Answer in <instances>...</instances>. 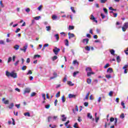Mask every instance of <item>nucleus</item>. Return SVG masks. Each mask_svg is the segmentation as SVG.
Wrapping results in <instances>:
<instances>
[{
  "instance_id": "obj_1",
  "label": "nucleus",
  "mask_w": 128,
  "mask_h": 128,
  "mask_svg": "<svg viewBox=\"0 0 128 128\" xmlns=\"http://www.w3.org/2000/svg\"><path fill=\"white\" fill-rule=\"evenodd\" d=\"M6 76H11L12 78H18V74L14 72H10L8 71H6Z\"/></svg>"
},
{
  "instance_id": "obj_2",
  "label": "nucleus",
  "mask_w": 128,
  "mask_h": 128,
  "mask_svg": "<svg viewBox=\"0 0 128 128\" xmlns=\"http://www.w3.org/2000/svg\"><path fill=\"white\" fill-rule=\"evenodd\" d=\"M60 51V48H54V49H53V52H54V54L56 56H58V52Z\"/></svg>"
},
{
  "instance_id": "obj_3",
  "label": "nucleus",
  "mask_w": 128,
  "mask_h": 128,
  "mask_svg": "<svg viewBox=\"0 0 128 128\" xmlns=\"http://www.w3.org/2000/svg\"><path fill=\"white\" fill-rule=\"evenodd\" d=\"M30 88H25L23 94H30Z\"/></svg>"
},
{
  "instance_id": "obj_4",
  "label": "nucleus",
  "mask_w": 128,
  "mask_h": 128,
  "mask_svg": "<svg viewBox=\"0 0 128 128\" xmlns=\"http://www.w3.org/2000/svg\"><path fill=\"white\" fill-rule=\"evenodd\" d=\"M87 116L88 118L92 120V122H94V118H92V116L90 115V113H88Z\"/></svg>"
},
{
  "instance_id": "obj_5",
  "label": "nucleus",
  "mask_w": 128,
  "mask_h": 128,
  "mask_svg": "<svg viewBox=\"0 0 128 128\" xmlns=\"http://www.w3.org/2000/svg\"><path fill=\"white\" fill-rule=\"evenodd\" d=\"M28 44H26L24 46V48H20V50H22L24 52H26V48H28Z\"/></svg>"
},
{
  "instance_id": "obj_6",
  "label": "nucleus",
  "mask_w": 128,
  "mask_h": 128,
  "mask_svg": "<svg viewBox=\"0 0 128 128\" xmlns=\"http://www.w3.org/2000/svg\"><path fill=\"white\" fill-rule=\"evenodd\" d=\"M54 76L50 77V80H54V78H58V73L56 72H54L53 73Z\"/></svg>"
},
{
  "instance_id": "obj_7",
  "label": "nucleus",
  "mask_w": 128,
  "mask_h": 128,
  "mask_svg": "<svg viewBox=\"0 0 128 128\" xmlns=\"http://www.w3.org/2000/svg\"><path fill=\"white\" fill-rule=\"evenodd\" d=\"M88 42H90V40H88V38H85L82 40L83 44H88Z\"/></svg>"
},
{
  "instance_id": "obj_8",
  "label": "nucleus",
  "mask_w": 128,
  "mask_h": 128,
  "mask_svg": "<svg viewBox=\"0 0 128 128\" xmlns=\"http://www.w3.org/2000/svg\"><path fill=\"white\" fill-rule=\"evenodd\" d=\"M68 96L69 98H76V95H74V94H69L68 95Z\"/></svg>"
},
{
  "instance_id": "obj_9",
  "label": "nucleus",
  "mask_w": 128,
  "mask_h": 128,
  "mask_svg": "<svg viewBox=\"0 0 128 128\" xmlns=\"http://www.w3.org/2000/svg\"><path fill=\"white\" fill-rule=\"evenodd\" d=\"M2 102H4V104H8L10 101L8 100H6V98H2Z\"/></svg>"
},
{
  "instance_id": "obj_10",
  "label": "nucleus",
  "mask_w": 128,
  "mask_h": 128,
  "mask_svg": "<svg viewBox=\"0 0 128 128\" xmlns=\"http://www.w3.org/2000/svg\"><path fill=\"white\" fill-rule=\"evenodd\" d=\"M68 38H74V34H71L70 32L68 33Z\"/></svg>"
},
{
  "instance_id": "obj_11",
  "label": "nucleus",
  "mask_w": 128,
  "mask_h": 128,
  "mask_svg": "<svg viewBox=\"0 0 128 128\" xmlns=\"http://www.w3.org/2000/svg\"><path fill=\"white\" fill-rule=\"evenodd\" d=\"M114 70H112V68H109L107 70V72H110V74H112V72H113Z\"/></svg>"
},
{
  "instance_id": "obj_12",
  "label": "nucleus",
  "mask_w": 128,
  "mask_h": 128,
  "mask_svg": "<svg viewBox=\"0 0 128 128\" xmlns=\"http://www.w3.org/2000/svg\"><path fill=\"white\" fill-rule=\"evenodd\" d=\"M92 74H94V72H92V71L87 72V76H90Z\"/></svg>"
},
{
  "instance_id": "obj_13",
  "label": "nucleus",
  "mask_w": 128,
  "mask_h": 128,
  "mask_svg": "<svg viewBox=\"0 0 128 128\" xmlns=\"http://www.w3.org/2000/svg\"><path fill=\"white\" fill-rule=\"evenodd\" d=\"M86 70L87 72H92V68L90 67L86 68Z\"/></svg>"
},
{
  "instance_id": "obj_14",
  "label": "nucleus",
  "mask_w": 128,
  "mask_h": 128,
  "mask_svg": "<svg viewBox=\"0 0 128 128\" xmlns=\"http://www.w3.org/2000/svg\"><path fill=\"white\" fill-rule=\"evenodd\" d=\"M67 84H68V86H74V84H72V81H68L67 82Z\"/></svg>"
},
{
  "instance_id": "obj_15",
  "label": "nucleus",
  "mask_w": 128,
  "mask_h": 128,
  "mask_svg": "<svg viewBox=\"0 0 128 128\" xmlns=\"http://www.w3.org/2000/svg\"><path fill=\"white\" fill-rule=\"evenodd\" d=\"M14 106V103H11L8 106V108H10V110H12Z\"/></svg>"
},
{
  "instance_id": "obj_16",
  "label": "nucleus",
  "mask_w": 128,
  "mask_h": 128,
  "mask_svg": "<svg viewBox=\"0 0 128 128\" xmlns=\"http://www.w3.org/2000/svg\"><path fill=\"white\" fill-rule=\"evenodd\" d=\"M52 30V27L50 26H46V30L47 32H50Z\"/></svg>"
},
{
  "instance_id": "obj_17",
  "label": "nucleus",
  "mask_w": 128,
  "mask_h": 128,
  "mask_svg": "<svg viewBox=\"0 0 128 128\" xmlns=\"http://www.w3.org/2000/svg\"><path fill=\"white\" fill-rule=\"evenodd\" d=\"M74 30V26H69L68 30Z\"/></svg>"
},
{
  "instance_id": "obj_18",
  "label": "nucleus",
  "mask_w": 128,
  "mask_h": 128,
  "mask_svg": "<svg viewBox=\"0 0 128 128\" xmlns=\"http://www.w3.org/2000/svg\"><path fill=\"white\" fill-rule=\"evenodd\" d=\"M65 46H70V44H68V39L65 40Z\"/></svg>"
},
{
  "instance_id": "obj_19",
  "label": "nucleus",
  "mask_w": 128,
  "mask_h": 128,
  "mask_svg": "<svg viewBox=\"0 0 128 128\" xmlns=\"http://www.w3.org/2000/svg\"><path fill=\"white\" fill-rule=\"evenodd\" d=\"M86 82L88 84H92V79L88 78Z\"/></svg>"
},
{
  "instance_id": "obj_20",
  "label": "nucleus",
  "mask_w": 128,
  "mask_h": 128,
  "mask_svg": "<svg viewBox=\"0 0 128 128\" xmlns=\"http://www.w3.org/2000/svg\"><path fill=\"white\" fill-rule=\"evenodd\" d=\"M14 48L16 50H18L20 48V46L18 45H15L14 46Z\"/></svg>"
},
{
  "instance_id": "obj_21",
  "label": "nucleus",
  "mask_w": 128,
  "mask_h": 128,
  "mask_svg": "<svg viewBox=\"0 0 128 128\" xmlns=\"http://www.w3.org/2000/svg\"><path fill=\"white\" fill-rule=\"evenodd\" d=\"M73 64H77V66H78V62L77 60H74L72 62Z\"/></svg>"
},
{
  "instance_id": "obj_22",
  "label": "nucleus",
  "mask_w": 128,
  "mask_h": 128,
  "mask_svg": "<svg viewBox=\"0 0 128 128\" xmlns=\"http://www.w3.org/2000/svg\"><path fill=\"white\" fill-rule=\"evenodd\" d=\"M90 92H88L87 94L86 95L84 100H88V96H90Z\"/></svg>"
},
{
  "instance_id": "obj_23",
  "label": "nucleus",
  "mask_w": 128,
  "mask_h": 128,
  "mask_svg": "<svg viewBox=\"0 0 128 128\" xmlns=\"http://www.w3.org/2000/svg\"><path fill=\"white\" fill-rule=\"evenodd\" d=\"M56 18H58V16H56V15H52V20H56Z\"/></svg>"
},
{
  "instance_id": "obj_24",
  "label": "nucleus",
  "mask_w": 128,
  "mask_h": 128,
  "mask_svg": "<svg viewBox=\"0 0 128 128\" xmlns=\"http://www.w3.org/2000/svg\"><path fill=\"white\" fill-rule=\"evenodd\" d=\"M55 36H56L57 42H58V40H60V36H58V34H56L55 35Z\"/></svg>"
},
{
  "instance_id": "obj_25",
  "label": "nucleus",
  "mask_w": 128,
  "mask_h": 128,
  "mask_svg": "<svg viewBox=\"0 0 128 128\" xmlns=\"http://www.w3.org/2000/svg\"><path fill=\"white\" fill-rule=\"evenodd\" d=\"M78 74H80V72L78 71H77V72H74V73H73V76H76Z\"/></svg>"
},
{
  "instance_id": "obj_26",
  "label": "nucleus",
  "mask_w": 128,
  "mask_h": 128,
  "mask_svg": "<svg viewBox=\"0 0 128 128\" xmlns=\"http://www.w3.org/2000/svg\"><path fill=\"white\" fill-rule=\"evenodd\" d=\"M58 60V56H55L52 57V60L53 62H54V60Z\"/></svg>"
},
{
  "instance_id": "obj_27",
  "label": "nucleus",
  "mask_w": 128,
  "mask_h": 128,
  "mask_svg": "<svg viewBox=\"0 0 128 128\" xmlns=\"http://www.w3.org/2000/svg\"><path fill=\"white\" fill-rule=\"evenodd\" d=\"M24 116H30V112H27L24 114Z\"/></svg>"
},
{
  "instance_id": "obj_28",
  "label": "nucleus",
  "mask_w": 128,
  "mask_h": 128,
  "mask_svg": "<svg viewBox=\"0 0 128 128\" xmlns=\"http://www.w3.org/2000/svg\"><path fill=\"white\" fill-rule=\"evenodd\" d=\"M85 50H88V52H90V46H86V47H85Z\"/></svg>"
},
{
  "instance_id": "obj_29",
  "label": "nucleus",
  "mask_w": 128,
  "mask_h": 128,
  "mask_svg": "<svg viewBox=\"0 0 128 128\" xmlns=\"http://www.w3.org/2000/svg\"><path fill=\"white\" fill-rule=\"evenodd\" d=\"M110 52L111 54H112V56H114V50H110Z\"/></svg>"
},
{
  "instance_id": "obj_30",
  "label": "nucleus",
  "mask_w": 128,
  "mask_h": 128,
  "mask_svg": "<svg viewBox=\"0 0 128 128\" xmlns=\"http://www.w3.org/2000/svg\"><path fill=\"white\" fill-rule=\"evenodd\" d=\"M106 78H112V75H110V74H106Z\"/></svg>"
},
{
  "instance_id": "obj_31",
  "label": "nucleus",
  "mask_w": 128,
  "mask_h": 128,
  "mask_svg": "<svg viewBox=\"0 0 128 128\" xmlns=\"http://www.w3.org/2000/svg\"><path fill=\"white\" fill-rule=\"evenodd\" d=\"M100 2L101 4H106L108 2V0H100Z\"/></svg>"
},
{
  "instance_id": "obj_32",
  "label": "nucleus",
  "mask_w": 128,
  "mask_h": 128,
  "mask_svg": "<svg viewBox=\"0 0 128 128\" xmlns=\"http://www.w3.org/2000/svg\"><path fill=\"white\" fill-rule=\"evenodd\" d=\"M112 94H114V92L110 91V92L108 94V96H112Z\"/></svg>"
},
{
  "instance_id": "obj_33",
  "label": "nucleus",
  "mask_w": 128,
  "mask_h": 128,
  "mask_svg": "<svg viewBox=\"0 0 128 128\" xmlns=\"http://www.w3.org/2000/svg\"><path fill=\"white\" fill-rule=\"evenodd\" d=\"M62 102H66V98H64V96H63L62 98Z\"/></svg>"
},
{
  "instance_id": "obj_34",
  "label": "nucleus",
  "mask_w": 128,
  "mask_h": 128,
  "mask_svg": "<svg viewBox=\"0 0 128 128\" xmlns=\"http://www.w3.org/2000/svg\"><path fill=\"white\" fill-rule=\"evenodd\" d=\"M21 70H26V66H24L22 68Z\"/></svg>"
},
{
  "instance_id": "obj_35",
  "label": "nucleus",
  "mask_w": 128,
  "mask_h": 128,
  "mask_svg": "<svg viewBox=\"0 0 128 128\" xmlns=\"http://www.w3.org/2000/svg\"><path fill=\"white\" fill-rule=\"evenodd\" d=\"M116 60H117L118 62H120V56H118L116 57Z\"/></svg>"
},
{
  "instance_id": "obj_36",
  "label": "nucleus",
  "mask_w": 128,
  "mask_h": 128,
  "mask_svg": "<svg viewBox=\"0 0 128 128\" xmlns=\"http://www.w3.org/2000/svg\"><path fill=\"white\" fill-rule=\"evenodd\" d=\"M70 10H72V12H74V14L76 12V10H74V7H71V8H70Z\"/></svg>"
},
{
  "instance_id": "obj_37",
  "label": "nucleus",
  "mask_w": 128,
  "mask_h": 128,
  "mask_svg": "<svg viewBox=\"0 0 128 128\" xmlns=\"http://www.w3.org/2000/svg\"><path fill=\"white\" fill-rule=\"evenodd\" d=\"M108 66H110V64L108 63L104 66V68H108Z\"/></svg>"
},
{
  "instance_id": "obj_38",
  "label": "nucleus",
  "mask_w": 128,
  "mask_h": 128,
  "mask_svg": "<svg viewBox=\"0 0 128 128\" xmlns=\"http://www.w3.org/2000/svg\"><path fill=\"white\" fill-rule=\"evenodd\" d=\"M124 28H128V22L124 23Z\"/></svg>"
},
{
  "instance_id": "obj_39",
  "label": "nucleus",
  "mask_w": 128,
  "mask_h": 128,
  "mask_svg": "<svg viewBox=\"0 0 128 128\" xmlns=\"http://www.w3.org/2000/svg\"><path fill=\"white\" fill-rule=\"evenodd\" d=\"M60 96V92H58L56 94V98H59Z\"/></svg>"
},
{
  "instance_id": "obj_40",
  "label": "nucleus",
  "mask_w": 128,
  "mask_h": 128,
  "mask_svg": "<svg viewBox=\"0 0 128 128\" xmlns=\"http://www.w3.org/2000/svg\"><path fill=\"white\" fill-rule=\"evenodd\" d=\"M18 62H20V60H17V61L14 64V66H18Z\"/></svg>"
},
{
  "instance_id": "obj_41",
  "label": "nucleus",
  "mask_w": 128,
  "mask_h": 128,
  "mask_svg": "<svg viewBox=\"0 0 128 128\" xmlns=\"http://www.w3.org/2000/svg\"><path fill=\"white\" fill-rule=\"evenodd\" d=\"M121 106H122L123 108H126V106H124V102H121Z\"/></svg>"
},
{
  "instance_id": "obj_42",
  "label": "nucleus",
  "mask_w": 128,
  "mask_h": 128,
  "mask_svg": "<svg viewBox=\"0 0 128 128\" xmlns=\"http://www.w3.org/2000/svg\"><path fill=\"white\" fill-rule=\"evenodd\" d=\"M20 32V28H18L15 31V32L16 34H18V32Z\"/></svg>"
},
{
  "instance_id": "obj_43",
  "label": "nucleus",
  "mask_w": 128,
  "mask_h": 128,
  "mask_svg": "<svg viewBox=\"0 0 128 128\" xmlns=\"http://www.w3.org/2000/svg\"><path fill=\"white\" fill-rule=\"evenodd\" d=\"M36 93L35 92H33L31 94L30 96H36Z\"/></svg>"
},
{
  "instance_id": "obj_44",
  "label": "nucleus",
  "mask_w": 128,
  "mask_h": 128,
  "mask_svg": "<svg viewBox=\"0 0 128 128\" xmlns=\"http://www.w3.org/2000/svg\"><path fill=\"white\" fill-rule=\"evenodd\" d=\"M32 74V72L31 70H29L28 71V72L27 73V75Z\"/></svg>"
},
{
  "instance_id": "obj_45",
  "label": "nucleus",
  "mask_w": 128,
  "mask_h": 128,
  "mask_svg": "<svg viewBox=\"0 0 128 128\" xmlns=\"http://www.w3.org/2000/svg\"><path fill=\"white\" fill-rule=\"evenodd\" d=\"M54 104L55 106H58V100H55Z\"/></svg>"
},
{
  "instance_id": "obj_46",
  "label": "nucleus",
  "mask_w": 128,
  "mask_h": 128,
  "mask_svg": "<svg viewBox=\"0 0 128 128\" xmlns=\"http://www.w3.org/2000/svg\"><path fill=\"white\" fill-rule=\"evenodd\" d=\"M99 120H100V118L96 117L95 118V120H96V122H98Z\"/></svg>"
},
{
  "instance_id": "obj_47",
  "label": "nucleus",
  "mask_w": 128,
  "mask_h": 128,
  "mask_svg": "<svg viewBox=\"0 0 128 128\" xmlns=\"http://www.w3.org/2000/svg\"><path fill=\"white\" fill-rule=\"evenodd\" d=\"M50 120H52V116H49L48 118V122H50Z\"/></svg>"
},
{
  "instance_id": "obj_48",
  "label": "nucleus",
  "mask_w": 128,
  "mask_h": 128,
  "mask_svg": "<svg viewBox=\"0 0 128 128\" xmlns=\"http://www.w3.org/2000/svg\"><path fill=\"white\" fill-rule=\"evenodd\" d=\"M40 16H36L34 18V20H40Z\"/></svg>"
},
{
  "instance_id": "obj_49",
  "label": "nucleus",
  "mask_w": 128,
  "mask_h": 128,
  "mask_svg": "<svg viewBox=\"0 0 128 128\" xmlns=\"http://www.w3.org/2000/svg\"><path fill=\"white\" fill-rule=\"evenodd\" d=\"M26 62H27V64H30V58H28Z\"/></svg>"
},
{
  "instance_id": "obj_50",
  "label": "nucleus",
  "mask_w": 128,
  "mask_h": 128,
  "mask_svg": "<svg viewBox=\"0 0 128 128\" xmlns=\"http://www.w3.org/2000/svg\"><path fill=\"white\" fill-rule=\"evenodd\" d=\"M94 15L93 14H92L91 15V17H90V20H94Z\"/></svg>"
},
{
  "instance_id": "obj_51",
  "label": "nucleus",
  "mask_w": 128,
  "mask_h": 128,
  "mask_svg": "<svg viewBox=\"0 0 128 128\" xmlns=\"http://www.w3.org/2000/svg\"><path fill=\"white\" fill-rule=\"evenodd\" d=\"M120 118H124V114H122L120 115Z\"/></svg>"
},
{
  "instance_id": "obj_52",
  "label": "nucleus",
  "mask_w": 128,
  "mask_h": 128,
  "mask_svg": "<svg viewBox=\"0 0 128 128\" xmlns=\"http://www.w3.org/2000/svg\"><path fill=\"white\" fill-rule=\"evenodd\" d=\"M68 124H70V120H68V121L64 124L65 126H68Z\"/></svg>"
},
{
  "instance_id": "obj_53",
  "label": "nucleus",
  "mask_w": 128,
  "mask_h": 128,
  "mask_svg": "<svg viewBox=\"0 0 128 128\" xmlns=\"http://www.w3.org/2000/svg\"><path fill=\"white\" fill-rule=\"evenodd\" d=\"M103 10H104L105 14H108V9H106V8H104Z\"/></svg>"
},
{
  "instance_id": "obj_54",
  "label": "nucleus",
  "mask_w": 128,
  "mask_h": 128,
  "mask_svg": "<svg viewBox=\"0 0 128 128\" xmlns=\"http://www.w3.org/2000/svg\"><path fill=\"white\" fill-rule=\"evenodd\" d=\"M12 62V58H11V57H10V58H8V63L9 64V62Z\"/></svg>"
},
{
  "instance_id": "obj_55",
  "label": "nucleus",
  "mask_w": 128,
  "mask_h": 128,
  "mask_svg": "<svg viewBox=\"0 0 128 128\" xmlns=\"http://www.w3.org/2000/svg\"><path fill=\"white\" fill-rule=\"evenodd\" d=\"M46 108L48 109L50 108V105L48 104L45 106Z\"/></svg>"
},
{
  "instance_id": "obj_56",
  "label": "nucleus",
  "mask_w": 128,
  "mask_h": 128,
  "mask_svg": "<svg viewBox=\"0 0 128 128\" xmlns=\"http://www.w3.org/2000/svg\"><path fill=\"white\" fill-rule=\"evenodd\" d=\"M26 12H30V8H27L26 9Z\"/></svg>"
},
{
  "instance_id": "obj_57",
  "label": "nucleus",
  "mask_w": 128,
  "mask_h": 128,
  "mask_svg": "<svg viewBox=\"0 0 128 128\" xmlns=\"http://www.w3.org/2000/svg\"><path fill=\"white\" fill-rule=\"evenodd\" d=\"M66 80H68V78H66V76L63 79V82H66Z\"/></svg>"
},
{
  "instance_id": "obj_58",
  "label": "nucleus",
  "mask_w": 128,
  "mask_h": 128,
  "mask_svg": "<svg viewBox=\"0 0 128 128\" xmlns=\"http://www.w3.org/2000/svg\"><path fill=\"white\" fill-rule=\"evenodd\" d=\"M128 48H126V50H124V52H125L127 56L128 54Z\"/></svg>"
},
{
  "instance_id": "obj_59",
  "label": "nucleus",
  "mask_w": 128,
  "mask_h": 128,
  "mask_svg": "<svg viewBox=\"0 0 128 128\" xmlns=\"http://www.w3.org/2000/svg\"><path fill=\"white\" fill-rule=\"evenodd\" d=\"M126 28H126L124 26L122 27V32H126Z\"/></svg>"
},
{
  "instance_id": "obj_60",
  "label": "nucleus",
  "mask_w": 128,
  "mask_h": 128,
  "mask_svg": "<svg viewBox=\"0 0 128 128\" xmlns=\"http://www.w3.org/2000/svg\"><path fill=\"white\" fill-rule=\"evenodd\" d=\"M42 98H44V100H46V94H42Z\"/></svg>"
},
{
  "instance_id": "obj_61",
  "label": "nucleus",
  "mask_w": 128,
  "mask_h": 128,
  "mask_svg": "<svg viewBox=\"0 0 128 128\" xmlns=\"http://www.w3.org/2000/svg\"><path fill=\"white\" fill-rule=\"evenodd\" d=\"M128 64H126V65H125V66L122 68V69H123V70H126V68H128Z\"/></svg>"
},
{
  "instance_id": "obj_62",
  "label": "nucleus",
  "mask_w": 128,
  "mask_h": 128,
  "mask_svg": "<svg viewBox=\"0 0 128 128\" xmlns=\"http://www.w3.org/2000/svg\"><path fill=\"white\" fill-rule=\"evenodd\" d=\"M40 58V55H38V54L34 55V58Z\"/></svg>"
},
{
  "instance_id": "obj_63",
  "label": "nucleus",
  "mask_w": 128,
  "mask_h": 128,
  "mask_svg": "<svg viewBox=\"0 0 128 128\" xmlns=\"http://www.w3.org/2000/svg\"><path fill=\"white\" fill-rule=\"evenodd\" d=\"M101 16L102 19H104L106 18V16H104V14H102V13L101 14Z\"/></svg>"
},
{
  "instance_id": "obj_64",
  "label": "nucleus",
  "mask_w": 128,
  "mask_h": 128,
  "mask_svg": "<svg viewBox=\"0 0 128 128\" xmlns=\"http://www.w3.org/2000/svg\"><path fill=\"white\" fill-rule=\"evenodd\" d=\"M84 106H88V102H85L84 103Z\"/></svg>"
}]
</instances>
